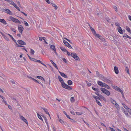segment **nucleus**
I'll return each mask as SVG.
<instances>
[{
    "label": "nucleus",
    "instance_id": "1",
    "mask_svg": "<svg viewBox=\"0 0 131 131\" xmlns=\"http://www.w3.org/2000/svg\"><path fill=\"white\" fill-rule=\"evenodd\" d=\"M99 77L103 81L108 83H111V81L107 79L105 77L101 74L99 75Z\"/></svg>",
    "mask_w": 131,
    "mask_h": 131
},
{
    "label": "nucleus",
    "instance_id": "2",
    "mask_svg": "<svg viewBox=\"0 0 131 131\" xmlns=\"http://www.w3.org/2000/svg\"><path fill=\"white\" fill-rule=\"evenodd\" d=\"M100 89L102 92L105 94L109 96L110 94V92L105 88H101Z\"/></svg>",
    "mask_w": 131,
    "mask_h": 131
},
{
    "label": "nucleus",
    "instance_id": "3",
    "mask_svg": "<svg viewBox=\"0 0 131 131\" xmlns=\"http://www.w3.org/2000/svg\"><path fill=\"white\" fill-rule=\"evenodd\" d=\"M61 84L63 88L69 90H71L72 89L71 88L65 83L64 82L62 83Z\"/></svg>",
    "mask_w": 131,
    "mask_h": 131
},
{
    "label": "nucleus",
    "instance_id": "4",
    "mask_svg": "<svg viewBox=\"0 0 131 131\" xmlns=\"http://www.w3.org/2000/svg\"><path fill=\"white\" fill-rule=\"evenodd\" d=\"M88 24L89 26L90 29L92 31L93 34L95 36H96V35L97 34L96 33V32L95 30L90 26V24L88 23Z\"/></svg>",
    "mask_w": 131,
    "mask_h": 131
},
{
    "label": "nucleus",
    "instance_id": "5",
    "mask_svg": "<svg viewBox=\"0 0 131 131\" xmlns=\"http://www.w3.org/2000/svg\"><path fill=\"white\" fill-rule=\"evenodd\" d=\"M71 56L75 60H78L79 59V57L74 53H71Z\"/></svg>",
    "mask_w": 131,
    "mask_h": 131
},
{
    "label": "nucleus",
    "instance_id": "6",
    "mask_svg": "<svg viewBox=\"0 0 131 131\" xmlns=\"http://www.w3.org/2000/svg\"><path fill=\"white\" fill-rule=\"evenodd\" d=\"M18 28L19 32L21 34H22V31L24 29L23 26L20 25H18Z\"/></svg>",
    "mask_w": 131,
    "mask_h": 131
},
{
    "label": "nucleus",
    "instance_id": "7",
    "mask_svg": "<svg viewBox=\"0 0 131 131\" xmlns=\"http://www.w3.org/2000/svg\"><path fill=\"white\" fill-rule=\"evenodd\" d=\"M99 38L100 40H102V41H104L105 40V39L101 36L99 34H97L96 35V36Z\"/></svg>",
    "mask_w": 131,
    "mask_h": 131
},
{
    "label": "nucleus",
    "instance_id": "8",
    "mask_svg": "<svg viewBox=\"0 0 131 131\" xmlns=\"http://www.w3.org/2000/svg\"><path fill=\"white\" fill-rule=\"evenodd\" d=\"M4 12L9 15H12V13L9 9H5Z\"/></svg>",
    "mask_w": 131,
    "mask_h": 131
},
{
    "label": "nucleus",
    "instance_id": "9",
    "mask_svg": "<svg viewBox=\"0 0 131 131\" xmlns=\"http://www.w3.org/2000/svg\"><path fill=\"white\" fill-rule=\"evenodd\" d=\"M64 33L62 32L61 34V37H62L63 36V37H62V39L63 40V41H66L64 39H65V40H67L68 41H70L66 37H65L64 36Z\"/></svg>",
    "mask_w": 131,
    "mask_h": 131
},
{
    "label": "nucleus",
    "instance_id": "10",
    "mask_svg": "<svg viewBox=\"0 0 131 131\" xmlns=\"http://www.w3.org/2000/svg\"><path fill=\"white\" fill-rule=\"evenodd\" d=\"M64 43V44L67 47L69 48H72L71 46L70 45V44L67 42V41H63Z\"/></svg>",
    "mask_w": 131,
    "mask_h": 131
},
{
    "label": "nucleus",
    "instance_id": "11",
    "mask_svg": "<svg viewBox=\"0 0 131 131\" xmlns=\"http://www.w3.org/2000/svg\"><path fill=\"white\" fill-rule=\"evenodd\" d=\"M117 29L118 32L121 34H123V30H122V28L120 26H118L117 28Z\"/></svg>",
    "mask_w": 131,
    "mask_h": 131
},
{
    "label": "nucleus",
    "instance_id": "12",
    "mask_svg": "<svg viewBox=\"0 0 131 131\" xmlns=\"http://www.w3.org/2000/svg\"><path fill=\"white\" fill-rule=\"evenodd\" d=\"M20 118L26 124H27V121L25 118L23 116H20Z\"/></svg>",
    "mask_w": 131,
    "mask_h": 131
},
{
    "label": "nucleus",
    "instance_id": "13",
    "mask_svg": "<svg viewBox=\"0 0 131 131\" xmlns=\"http://www.w3.org/2000/svg\"><path fill=\"white\" fill-rule=\"evenodd\" d=\"M59 72L60 73V74H61V75L62 76L66 78H68L67 76L65 74L62 72H61L60 71Z\"/></svg>",
    "mask_w": 131,
    "mask_h": 131
},
{
    "label": "nucleus",
    "instance_id": "14",
    "mask_svg": "<svg viewBox=\"0 0 131 131\" xmlns=\"http://www.w3.org/2000/svg\"><path fill=\"white\" fill-rule=\"evenodd\" d=\"M115 73L117 74L118 73V68L116 66L114 67V68Z\"/></svg>",
    "mask_w": 131,
    "mask_h": 131
},
{
    "label": "nucleus",
    "instance_id": "15",
    "mask_svg": "<svg viewBox=\"0 0 131 131\" xmlns=\"http://www.w3.org/2000/svg\"><path fill=\"white\" fill-rule=\"evenodd\" d=\"M117 90L119 92H120L121 93V94H122L123 97H124V93L123 92L122 90L121 89H120V88H118V87L117 89V90Z\"/></svg>",
    "mask_w": 131,
    "mask_h": 131
},
{
    "label": "nucleus",
    "instance_id": "16",
    "mask_svg": "<svg viewBox=\"0 0 131 131\" xmlns=\"http://www.w3.org/2000/svg\"><path fill=\"white\" fill-rule=\"evenodd\" d=\"M0 22H1L4 25L7 24V23L5 20L3 19H2L0 18Z\"/></svg>",
    "mask_w": 131,
    "mask_h": 131
},
{
    "label": "nucleus",
    "instance_id": "17",
    "mask_svg": "<svg viewBox=\"0 0 131 131\" xmlns=\"http://www.w3.org/2000/svg\"><path fill=\"white\" fill-rule=\"evenodd\" d=\"M58 77L59 80L61 84L64 82V81L60 75H59Z\"/></svg>",
    "mask_w": 131,
    "mask_h": 131
},
{
    "label": "nucleus",
    "instance_id": "18",
    "mask_svg": "<svg viewBox=\"0 0 131 131\" xmlns=\"http://www.w3.org/2000/svg\"><path fill=\"white\" fill-rule=\"evenodd\" d=\"M102 87H104L107 89H110V87L106 84L104 83Z\"/></svg>",
    "mask_w": 131,
    "mask_h": 131
},
{
    "label": "nucleus",
    "instance_id": "19",
    "mask_svg": "<svg viewBox=\"0 0 131 131\" xmlns=\"http://www.w3.org/2000/svg\"><path fill=\"white\" fill-rule=\"evenodd\" d=\"M97 83L100 86H103L104 83H103L102 82L100 81H97Z\"/></svg>",
    "mask_w": 131,
    "mask_h": 131
},
{
    "label": "nucleus",
    "instance_id": "20",
    "mask_svg": "<svg viewBox=\"0 0 131 131\" xmlns=\"http://www.w3.org/2000/svg\"><path fill=\"white\" fill-rule=\"evenodd\" d=\"M39 40L41 41L42 40H43L44 41H46L47 40L46 38L45 37H39Z\"/></svg>",
    "mask_w": 131,
    "mask_h": 131
},
{
    "label": "nucleus",
    "instance_id": "21",
    "mask_svg": "<svg viewBox=\"0 0 131 131\" xmlns=\"http://www.w3.org/2000/svg\"><path fill=\"white\" fill-rule=\"evenodd\" d=\"M18 43L19 44L21 45H25L26 43L24 41H17Z\"/></svg>",
    "mask_w": 131,
    "mask_h": 131
},
{
    "label": "nucleus",
    "instance_id": "22",
    "mask_svg": "<svg viewBox=\"0 0 131 131\" xmlns=\"http://www.w3.org/2000/svg\"><path fill=\"white\" fill-rule=\"evenodd\" d=\"M50 48L53 50H54L56 49L55 46L54 45H52L50 46Z\"/></svg>",
    "mask_w": 131,
    "mask_h": 131
},
{
    "label": "nucleus",
    "instance_id": "23",
    "mask_svg": "<svg viewBox=\"0 0 131 131\" xmlns=\"http://www.w3.org/2000/svg\"><path fill=\"white\" fill-rule=\"evenodd\" d=\"M75 113L77 115H82L83 113V112H76Z\"/></svg>",
    "mask_w": 131,
    "mask_h": 131
},
{
    "label": "nucleus",
    "instance_id": "24",
    "mask_svg": "<svg viewBox=\"0 0 131 131\" xmlns=\"http://www.w3.org/2000/svg\"><path fill=\"white\" fill-rule=\"evenodd\" d=\"M111 102L112 104H113L114 105H116L117 104V103L114 101V100L112 99L111 100Z\"/></svg>",
    "mask_w": 131,
    "mask_h": 131
},
{
    "label": "nucleus",
    "instance_id": "25",
    "mask_svg": "<svg viewBox=\"0 0 131 131\" xmlns=\"http://www.w3.org/2000/svg\"><path fill=\"white\" fill-rule=\"evenodd\" d=\"M43 117L44 119L45 122L46 123V124H47L48 127V124L47 119L45 117H44V116H43Z\"/></svg>",
    "mask_w": 131,
    "mask_h": 131
},
{
    "label": "nucleus",
    "instance_id": "26",
    "mask_svg": "<svg viewBox=\"0 0 131 131\" xmlns=\"http://www.w3.org/2000/svg\"><path fill=\"white\" fill-rule=\"evenodd\" d=\"M93 97L95 100H97V99L100 100V99L99 97H98L95 95L93 96Z\"/></svg>",
    "mask_w": 131,
    "mask_h": 131
},
{
    "label": "nucleus",
    "instance_id": "27",
    "mask_svg": "<svg viewBox=\"0 0 131 131\" xmlns=\"http://www.w3.org/2000/svg\"><path fill=\"white\" fill-rule=\"evenodd\" d=\"M112 86L114 89L115 90H116L118 88L117 86H115V85L113 84L112 85Z\"/></svg>",
    "mask_w": 131,
    "mask_h": 131
},
{
    "label": "nucleus",
    "instance_id": "28",
    "mask_svg": "<svg viewBox=\"0 0 131 131\" xmlns=\"http://www.w3.org/2000/svg\"><path fill=\"white\" fill-rule=\"evenodd\" d=\"M60 48L62 51L64 52H67V51L66 49H65V48H64L62 47H60Z\"/></svg>",
    "mask_w": 131,
    "mask_h": 131
},
{
    "label": "nucleus",
    "instance_id": "29",
    "mask_svg": "<svg viewBox=\"0 0 131 131\" xmlns=\"http://www.w3.org/2000/svg\"><path fill=\"white\" fill-rule=\"evenodd\" d=\"M99 97L100 98V99H102L103 100H104V101H106V100L105 99L104 97L102 95H100L99 96Z\"/></svg>",
    "mask_w": 131,
    "mask_h": 131
},
{
    "label": "nucleus",
    "instance_id": "30",
    "mask_svg": "<svg viewBox=\"0 0 131 131\" xmlns=\"http://www.w3.org/2000/svg\"><path fill=\"white\" fill-rule=\"evenodd\" d=\"M67 83L68 85H70L72 84V82L71 80H69L68 81Z\"/></svg>",
    "mask_w": 131,
    "mask_h": 131
},
{
    "label": "nucleus",
    "instance_id": "31",
    "mask_svg": "<svg viewBox=\"0 0 131 131\" xmlns=\"http://www.w3.org/2000/svg\"><path fill=\"white\" fill-rule=\"evenodd\" d=\"M51 4L54 7V9H57L58 7L55 4L53 3H52Z\"/></svg>",
    "mask_w": 131,
    "mask_h": 131
},
{
    "label": "nucleus",
    "instance_id": "32",
    "mask_svg": "<svg viewBox=\"0 0 131 131\" xmlns=\"http://www.w3.org/2000/svg\"><path fill=\"white\" fill-rule=\"evenodd\" d=\"M30 59L31 61L34 62H36L37 61V60L36 59L32 58H30Z\"/></svg>",
    "mask_w": 131,
    "mask_h": 131
},
{
    "label": "nucleus",
    "instance_id": "33",
    "mask_svg": "<svg viewBox=\"0 0 131 131\" xmlns=\"http://www.w3.org/2000/svg\"><path fill=\"white\" fill-rule=\"evenodd\" d=\"M60 122L62 124H65L64 122L61 119H60L59 120Z\"/></svg>",
    "mask_w": 131,
    "mask_h": 131
},
{
    "label": "nucleus",
    "instance_id": "34",
    "mask_svg": "<svg viewBox=\"0 0 131 131\" xmlns=\"http://www.w3.org/2000/svg\"><path fill=\"white\" fill-rule=\"evenodd\" d=\"M92 88L93 90L95 91H97V92H99V90L98 89L95 88L94 87H92Z\"/></svg>",
    "mask_w": 131,
    "mask_h": 131
},
{
    "label": "nucleus",
    "instance_id": "35",
    "mask_svg": "<svg viewBox=\"0 0 131 131\" xmlns=\"http://www.w3.org/2000/svg\"><path fill=\"white\" fill-rule=\"evenodd\" d=\"M16 41H15V42L16 43V46L17 47H24V46H21V45L20 44H18L16 42Z\"/></svg>",
    "mask_w": 131,
    "mask_h": 131
},
{
    "label": "nucleus",
    "instance_id": "36",
    "mask_svg": "<svg viewBox=\"0 0 131 131\" xmlns=\"http://www.w3.org/2000/svg\"><path fill=\"white\" fill-rule=\"evenodd\" d=\"M70 100L71 102H74L75 100L73 97H71Z\"/></svg>",
    "mask_w": 131,
    "mask_h": 131
},
{
    "label": "nucleus",
    "instance_id": "37",
    "mask_svg": "<svg viewBox=\"0 0 131 131\" xmlns=\"http://www.w3.org/2000/svg\"><path fill=\"white\" fill-rule=\"evenodd\" d=\"M122 105L126 109H127L128 108V107L124 103L122 104Z\"/></svg>",
    "mask_w": 131,
    "mask_h": 131
},
{
    "label": "nucleus",
    "instance_id": "38",
    "mask_svg": "<svg viewBox=\"0 0 131 131\" xmlns=\"http://www.w3.org/2000/svg\"><path fill=\"white\" fill-rule=\"evenodd\" d=\"M30 53L32 54H34L35 53V51L33 49H31Z\"/></svg>",
    "mask_w": 131,
    "mask_h": 131
},
{
    "label": "nucleus",
    "instance_id": "39",
    "mask_svg": "<svg viewBox=\"0 0 131 131\" xmlns=\"http://www.w3.org/2000/svg\"><path fill=\"white\" fill-rule=\"evenodd\" d=\"M126 30H127V31L129 32H130V30L129 28L128 27L126 26Z\"/></svg>",
    "mask_w": 131,
    "mask_h": 131
},
{
    "label": "nucleus",
    "instance_id": "40",
    "mask_svg": "<svg viewBox=\"0 0 131 131\" xmlns=\"http://www.w3.org/2000/svg\"><path fill=\"white\" fill-rule=\"evenodd\" d=\"M7 35H9L10 36V37L12 38V40H13V41H15V40L14 39L13 37L11 35H10L9 34H8Z\"/></svg>",
    "mask_w": 131,
    "mask_h": 131
},
{
    "label": "nucleus",
    "instance_id": "41",
    "mask_svg": "<svg viewBox=\"0 0 131 131\" xmlns=\"http://www.w3.org/2000/svg\"><path fill=\"white\" fill-rule=\"evenodd\" d=\"M9 18L12 20L14 22V21L15 20V18L12 16H10V17Z\"/></svg>",
    "mask_w": 131,
    "mask_h": 131
},
{
    "label": "nucleus",
    "instance_id": "42",
    "mask_svg": "<svg viewBox=\"0 0 131 131\" xmlns=\"http://www.w3.org/2000/svg\"><path fill=\"white\" fill-rule=\"evenodd\" d=\"M10 4L12 5L14 7L16 5L14 3V2L12 1L11 2Z\"/></svg>",
    "mask_w": 131,
    "mask_h": 131
},
{
    "label": "nucleus",
    "instance_id": "43",
    "mask_svg": "<svg viewBox=\"0 0 131 131\" xmlns=\"http://www.w3.org/2000/svg\"><path fill=\"white\" fill-rule=\"evenodd\" d=\"M10 29L12 31H13L14 32L16 33V30L14 28H12V27L10 28Z\"/></svg>",
    "mask_w": 131,
    "mask_h": 131
},
{
    "label": "nucleus",
    "instance_id": "44",
    "mask_svg": "<svg viewBox=\"0 0 131 131\" xmlns=\"http://www.w3.org/2000/svg\"><path fill=\"white\" fill-rule=\"evenodd\" d=\"M37 115H38V118L40 119L41 120L43 121V119L41 117V116L38 113H37Z\"/></svg>",
    "mask_w": 131,
    "mask_h": 131
},
{
    "label": "nucleus",
    "instance_id": "45",
    "mask_svg": "<svg viewBox=\"0 0 131 131\" xmlns=\"http://www.w3.org/2000/svg\"><path fill=\"white\" fill-rule=\"evenodd\" d=\"M115 105L116 106V108L117 109H118V110L120 108H119V105L117 103V104H116V105Z\"/></svg>",
    "mask_w": 131,
    "mask_h": 131
},
{
    "label": "nucleus",
    "instance_id": "46",
    "mask_svg": "<svg viewBox=\"0 0 131 131\" xmlns=\"http://www.w3.org/2000/svg\"><path fill=\"white\" fill-rule=\"evenodd\" d=\"M125 70H126V71L127 73L128 74H129V70L128 69V68L127 67H126V69H125Z\"/></svg>",
    "mask_w": 131,
    "mask_h": 131
},
{
    "label": "nucleus",
    "instance_id": "47",
    "mask_svg": "<svg viewBox=\"0 0 131 131\" xmlns=\"http://www.w3.org/2000/svg\"><path fill=\"white\" fill-rule=\"evenodd\" d=\"M124 113H125V114L126 115V116H128V113L126 111H124Z\"/></svg>",
    "mask_w": 131,
    "mask_h": 131
},
{
    "label": "nucleus",
    "instance_id": "48",
    "mask_svg": "<svg viewBox=\"0 0 131 131\" xmlns=\"http://www.w3.org/2000/svg\"><path fill=\"white\" fill-rule=\"evenodd\" d=\"M96 102L97 104L99 105H101L100 102L97 100H96Z\"/></svg>",
    "mask_w": 131,
    "mask_h": 131
},
{
    "label": "nucleus",
    "instance_id": "49",
    "mask_svg": "<svg viewBox=\"0 0 131 131\" xmlns=\"http://www.w3.org/2000/svg\"><path fill=\"white\" fill-rule=\"evenodd\" d=\"M86 83H87L88 86H89L91 85V83H90L89 82H88V81H86Z\"/></svg>",
    "mask_w": 131,
    "mask_h": 131
},
{
    "label": "nucleus",
    "instance_id": "50",
    "mask_svg": "<svg viewBox=\"0 0 131 131\" xmlns=\"http://www.w3.org/2000/svg\"><path fill=\"white\" fill-rule=\"evenodd\" d=\"M24 24L25 26H28V24L27 22L24 21Z\"/></svg>",
    "mask_w": 131,
    "mask_h": 131
},
{
    "label": "nucleus",
    "instance_id": "51",
    "mask_svg": "<svg viewBox=\"0 0 131 131\" xmlns=\"http://www.w3.org/2000/svg\"><path fill=\"white\" fill-rule=\"evenodd\" d=\"M53 64L56 68L57 69H58V68L55 63H54Z\"/></svg>",
    "mask_w": 131,
    "mask_h": 131
},
{
    "label": "nucleus",
    "instance_id": "52",
    "mask_svg": "<svg viewBox=\"0 0 131 131\" xmlns=\"http://www.w3.org/2000/svg\"><path fill=\"white\" fill-rule=\"evenodd\" d=\"M123 37H127V38H131L130 37L128 36V35H125L124 36H123Z\"/></svg>",
    "mask_w": 131,
    "mask_h": 131
},
{
    "label": "nucleus",
    "instance_id": "53",
    "mask_svg": "<svg viewBox=\"0 0 131 131\" xmlns=\"http://www.w3.org/2000/svg\"><path fill=\"white\" fill-rule=\"evenodd\" d=\"M70 113H71V114L73 115H75V113L73 111H70Z\"/></svg>",
    "mask_w": 131,
    "mask_h": 131
},
{
    "label": "nucleus",
    "instance_id": "54",
    "mask_svg": "<svg viewBox=\"0 0 131 131\" xmlns=\"http://www.w3.org/2000/svg\"><path fill=\"white\" fill-rule=\"evenodd\" d=\"M127 110L129 112L130 114L131 115V110L130 109H129L128 108Z\"/></svg>",
    "mask_w": 131,
    "mask_h": 131
},
{
    "label": "nucleus",
    "instance_id": "55",
    "mask_svg": "<svg viewBox=\"0 0 131 131\" xmlns=\"http://www.w3.org/2000/svg\"><path fill=\"white\" fill-rule=\"evenodd\" d=\"M42 108L44 111L46 113L47 111L46 109L45 108Z\"/></svg>",
    "mask_w": 131,
    "mask_h": 131
},
{
    "label": "nucleus",
    "instance_id": "56",
    "mask_svg": "<svg viewBox=\"0 0 131 131\" xmlns=\"http://www.w3.org/2000/svg\"><path fill=\"white\" fill-rule=\"evenodd\" d=\"M109 128L111 130V131H115V129L112 128L110 127Z\"/></svg>",
    "mask_w": 131,
    "mask_h": 131
},
{
    "label": "nucleus",
    "instance_id": "57",
    "mask_svg": "<svg viewBox=\"0 0 131 131\" xmlns=\"http://www.w3.org/2000/svg\"><path fill=\"white\" fill-rule=\"evenodd\" d=\"M15 8H16L18 10H19V11H20V9L19 8V7H18L17 6V5H16V6H15Z\"/></svg>",
    "mask_w": 131,
    "mask_h": 131
},
{
    "label": "nucleus",
    "instance_id": "58",
    "mask_svg": "<svg viewBox=\"0 0 131 131\" xmlns=\"http://www.w3.org/2000/svg\"><path fill=\"white\" fill-rule=\"evenodd\" d=\"M63 61L65 62V63H67V61L66 59L65 58H63L62 59Z\"/></svg>",
    "mask_w": 131,
    "mask_h": 131
},
{
    "label": "nucleus",
    "instance_id": "59",
    "mask_svg": "<svg viewBox=\"0 0 131 131\" xmlns=\"http://www.w3.org/2000/svg\"><path fill=\"white\" fill-rule=\"evenodd\" d=\"M114 8L115 9V10L117 12V7L116 6H114Z\"/></svg>",
    "mask_w": 131,
    "mask_h": 131
},
{
    "label": "nucleus",
    "instance_id": "60",
    "mask_svg": "<svg viewBox=\"0 0 131 131\" xmlns=\"http://www.w3.org/2000/svg\"><path fill=\"white\" fill-rule=\"evenodd\" d=\"M36 61L40 63L41 64L42 62L41 61H40V60H37Z\"/></svg>",
    "mask_w": 131,
    "mask_h": 131
},
{
    "label": "nucleus",
    "instance_id": "61",
    "mask_svg": "<svg viewBox=\"0 0 131 131\" xmlns=\"http://www.w3.org/2000/svg\"><path fill=\"white\" fill-rule=\"evenodd\" d=\"M70 121L72 122H75V121L72 119L70 118Z\"/></svg>",
    "mask_w": 131,
    "mask_h": 131
},
{
    "label": "nucleus",
    "instance_id": "62",
    "mask_svg": "<svg viewBox=\"0 0 131 131\" xmlns=\"http://www.w3.org/2000/svg\"><path fill=\"white\" fill-rule=\"evenodd\" d=\"M42 77L40 76H37V78L39 79H41V78H42Z\"/></svg>",
    "mask_w": 131,
    "mask_h": 131
},
{
    "label": "nucleus",
    "instance_id": "63",
    "mask_svg": "<svg viewBox=\"0 0 131 131\" xmlns=\"http://www.w3.org/2000/svg\"><path fill=\"white\" fill-rule=\"evenodd\" d=\"M115 24L117 26H118L119 25V23L117 22L115 23Z\"/></svg>",
    "mask_w": 131,
    "mask_h": 131
},
{
    "label": "nucleus",
    "instance_id": "64",
    "mask_svg": "<svg viewBox=\"0 0 131 131\" xmlns=\"http://www.w3.org/2000/svg\"><path fill=\"white\" fill-rule=\"evenodd\" d=\"M18 19H17L15 18V20L14 21V22L17 23L18 21Z\"/></svg>",
    "mask_w": 131,
    "mask_h": 131
}]
</instances>
